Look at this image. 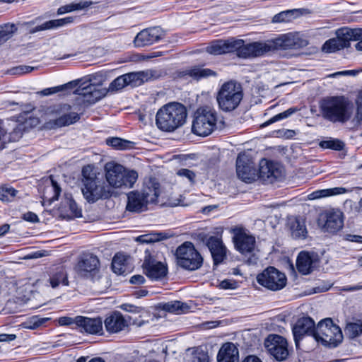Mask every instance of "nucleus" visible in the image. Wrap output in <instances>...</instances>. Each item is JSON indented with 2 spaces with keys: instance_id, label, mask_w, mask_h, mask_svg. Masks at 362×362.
<instances>
[{
  "instance_id": "1",
  "label": "nucleus",
  "mask_w": 362,
  "mask_h": 362,
  "mask_svg": "<svg viewBox=\"0 0 362 362\" xmlns=\"http://www.w3.org/2000/svg\"><path fill=\"white\" fill-rule=\"evenodd\" d=\"M74 93L78 96L72 104L62 103L54 107V113H77L83 112L86 108L103 98L107 90L101 87L100 84L89 83L77 88Z\"/></svg>"
},
{
  "instance_id": "2",
  "label": "nucleus",
  "mask_w": 362,
  "mask_h": 362,
  "mask_svg": "<svg viewBox=\"0 0 362 362\" xmlns=\"http://www.w3.org/2000/svg\"><path fill=\"white\" fill-rule=\"evenodd\" d=\"M90 167H84L82 170L83 176L82 192L83 197L88 202H95L99 199H106L111 196L112 192L109 186L105 185L101 177L95 173H89Z\"/></svg>"
},
{
  "instance_id": "3",
  "label": "nucleus",
  "mask_w": 362,
  "mask_h": 362,
  "mask_svg": "<svg viewBox=\"0 0 362 362\" xmlns=\"http://www.w3.org/2000/svg\"><path fill=\"white\" fill-rule=\"evenodd\" d=\"M243 98L241 84L235 81L225 82L217 93L216 100L220 109L224 112L233 111Z\"/></svg>"
},
{
  "instance_id": "4",
  "label": "nucleus",
  "mask_w": 362,
  "mask_h": 362,
  "mask_svg": "<svg viewBox=\"0 0 362 362\" xmlns=\"http://www.w3.org/2000/svg\"><path fill=\"white\" fill-rule=\"evenodd\" d=\"M105 170L107 182L115 188L132 187L138 177L136 171L127 170L122 165L112 162L106 163Z\"/></svg>"
},
{
  "instance_id": "5",
  "label": "nucleus",
  "mask_w": 362,
  "mask_h": 362,
  "mask_svg": "<svg viewBox=\"0 0 362 362\" xmlns=\"http://www.w3.org/2000/svg\"><path fill=\"white\" fill-rule=\"evenodd\" d=\"M228 125L223 115H197L193 120L192 132L200 136H206L215 129H221Z\"/></svg>"
},
{
  "instance_id": "6",
  "label": "nucleus",
  "mask_w": 362,
  "mask_h": 362,
  "mask_svg": "<svg viewBox=\"0 0 362 362\" xmlns=\"http://www.w3.org/2000/svg\"><path fill=\"white\" fill-rule=\"evenodd\" d=\"M175 256L177 265L189 271L198 269L203 262L202 257L190 242H185L179 246Z\"/></svg>"
},
{
  "instance_id": "7",
  "label": "nucleus",
  "mask_w": 362,
  "mask_h": 362,
  "mask_svg": "<svg viewBox=\"0 0 362 362\" xmlns=\"http://www.w3.org/2000/svg\"><path fill=\"white\" fill-rule=\"evenodd\" d=\"M315 339L324 344H337L342 340V333L339 326L330 318L321 320L316 327Z\"/></svg>"
},
{
  "instance_id": "8",
  "label": "nucleus",
  "mask_w": 362,
  "mask_h": 362,
  "mask_svg": "<svg viewBox=\"0 0 362 362\" xmlns=\"http://www.w3.org/2000/svg\"><path fill=\"white\" fill-rule=\"evenodd\" d=\"M257 282L271 291H279L284 288L287 282L284 273L274 267H269L257 276Z\"/></svg>"
},
{
  "instance_id": "9",
  "label": "nucleus",
  "mask_w": 362,
  "mask_h": 362,
  "mask_svg": "<svg viewBox=\"0 0 362 362\" xmlns=\"http://www.w3.org/2000/svg\"><path fill=\"white\" fill-rule=\"evenodd\" d=\"M344 219V214L340 210L332 209L321 213L317 223L324 231L336 233L343 228Z\"/></svg>"
},
{
  "instance_id": "10",
  "label": "nucleus",
  "mask_w": 362,
  "mask_h": 362,
  "mask_svg": "<svg viewBox=\"0 0 362 362\" xmlns=\"http://www.w3.org/2000/svg\"><path fill=\"white\" fill-rule=\"evenodd\" d=\"M274 50H275V46L272 40L254 42L247 45H245L243 40V44L238 48V55L243 58L257 57Z\"/></svg>"
},
{
  "instance_id": "11",
  "label": "nucleus",
  "mask_w": 362,
  "mask_h": 362,
  "mask_svg": "<svg viewBox=\"0 0 362 362\" xmlns=\"http://www.w3.org/2000/svg\"><path fill=\"white\" fill-rule=\"evenodd\" d=\"M144 274L152 280H160L168 274L167 265L157 261L149 252L148 250L145 251V257L142 264Z\"/></svg>"
},
{
  "instance_id": "12",
  "label": "nucleus",
  "mask_w": 362,
  "mask_h": 362,
  "mask_svg": "<svg viewBox=\"0 0 362 362\" xmlns=\"http://www.w3.org/2000/svg\"><path fill=\"white\" fill-rule=\"evenodd\" d=\"M269 353L277 361L285 360L288 355V344L285 338L279 335H269L264 342Z\"/></svg>"
},
{
  "instance_id": "13",
  "label": "nucleus",
  "mask_w": 362,
  "mask_h": 362,
  "mask_svg": "<svg viewBox=\"0 0 362 362\" xmlns=\"http://www.w3.org/2000/svg\"><path fill=\"white\" fill-rule=\"evenodd\" d=\"M236 172L238 177L245 182L255 180L256 168L252 160L245 153H240L236 160Z\"/></svg>"
},
{
  "instance_id": "14",
  "label": "nucleus",
  "mask_w": 362,
  "mask_h": 362,
  "mask_svg": "<svg viewBox=\"0 0 362 362\" xmlns=\"http://www.w3.org/2000/svg\"><path fill=\"white\" fill-rule=\"evenodd\" d=\"M233 242L236 250L243 255H250L255 250L256 244L255 237L247 233L243 228L235 230Z\"/></svg>"
},
{
  "instance_id": "15",
  "label": "nucleus",
  "mask_w": 362,
  "mask_h": 362,
  "mask_svg": "<svg viewBox=\"0 0 362 362\" xmlns=\"http://www.w3.org/2000/svg\"><path fill=\"white\" fill-rule=\"evenodd\" d=\"M164 31L160 27L144 29L135 37L134 44L137 47L151 45L164 36Z\"/></svg>"
},
{
  "instance_id": "16",
  "label": "nucleus",
  "mask_w": 362,
  "mask_h": 362,
  "mask_svg": "<svg viewBox=\"0 0 362 362\" xmlns=\"http://www.w3.org/2000/svg\"><path fill=\"white\" fill-rule=\"evenodd\" d=\"M100 262L98 257L91 253L83 254L76 265L78 273L86 277H93L98 272Z\"/></svg>"
},
{
  "instance_id": "17",
  "label": "nucleus",
  "mask_w": 362,
  "mask_h": 362,
  "mask_svg": "<svg viewBox=\"0 0 362 362\" xmlns=\"http://www.w3.org/2000/svg\"><path fill=\"white\" fill-rule=\"evenodd\" d=\"M316 327L314 320L310 317H303L297 320L293 327V334L296 346L305 335L315 338Z\"/></svg>"
},
{
  "instance_id": "18",
  "label": "nucleus",
  "mask_w": 362,
  "mask_h": 362,
  "mask_svg": "<svg viewBox=\"0 0 362 362\" xmlns=\"http://www.w3.org/2000/svg\"><path fill=\"white\" fill-rule=\"evenodd\" d=\"M272 40L275 46V50L298 49L308 45V41L302 38L298 33H290Z\"/></svg>"
},
{
  "instance_id": "19",
  "label": "nucleus",
  "mask_w": 362,
  "mask_h": 362,
  "mask_svg": "<svg viewBox=\"0 0 362 362\" xmlns=\"http://www.w3.org/2000/svg\"><path fill=\"white\" fill-rule=\"evenodd\" d=\"M76 328L82 333L90 334H103V322L101 318H90L84 316L76 317Z\"/></svg>"
},
{
  "instance_id": "20",
  "label": "nucleus",
  "mask_w": 362,
  "mask_h": 362,
  "mask_svg": "<svg viewBox=\"0 0 362 362\" xmlns=\"http://www.w3.org/2000/svg\"><path fill=\"white\" fill-rule=\"evenodd\" d=\"M350 103L342 96L329 97L320 102V108L324 113H346Z\"/></svg>"
},
{
  "instance_id": "21",
  "label": "nucleus",
  "mask_w": 362,
  "mask_h": 362,
  "mask_svg": "<svg viewBox=\"0 0 362 362\" xmlns=\"http://www.w3.org/2000/svg\"><path fill=\"white\" fill-rule=\"evenodd\" d=\"M187 115H156L158 127L165 132H172L185 122Z\"/></svg>"
},
{
  "instance_id": "22",
  "label": "nucleus",
  "mask_w": 362,
  "mask_h": 362,
  "mask_svg": "<svg viewBox=\"0 0 362 362\" xmlns=\"http://www.w3.org/2000/svg\"><path fill=\"white\" fill-rule=\"evenodd\" d=\"M242 44V40H218L207 47L206 51L211 54H222L233 52L238 53V48L240 47Z\"/></svg>"
},
{
  "instance_id": "23",
  "label": "nucleus",
  "mask_w": 362,
  "mask_h": 362,
  "mask_svg": "<svg viewBox=\"0 0 362 362\" xmlns=\"http://www.w3.org/2000/svg\"><path fill=\"white\" fill-rule=\"evenodd\" d=\"M259 177L269 182H273L282 177L281 167L276 163L262 159L259 163Z\"/></svg>"
},
{
  "instance_id": "24",
  "label": "nucleus",
  "mask_w": 362,
  "mask_h": 362,
  "mask_svg": "<svg viewBox=\"0 0 362 362\" xmlns=\"http://www.w3.org/2000/svg\"><path fill=\"white\" fill-rule=\"evenodd\" d=\"M59 210L60 216L64 219L71 220L81 216V210L78 208L70 194H64V199L62 202Z\"/></svg>"
},
{
  "instance_id": "25",
  "label": "nucleus",
  "mask_w": 362,
  "mask_h": 362,
  "mask_svg": "<svg viewBox=\"0 0 362 362\" xmlns=\"http://www.w3.org/2000/svg\"><path fill=\"white\" fill-rule=\"evenodd\" d=\"M206 245L211 252L214 264H218L226 256V247L222 240L216 236H211L206 240Z\"/></svg>"
},
{
  "instance_id": "26",
  "label": "nucleus",
  "mask_w": 362,
  "mask_h": 362,
  "mask_svg": "<svg viewBox=\"0 0 362 362\" xmlns=\"http://www.w3.org/2000/svg\"><path fill=\"white\" fill-rule=\"evenodd\" d=\"M127 209L129 211L141 213L148 209V203L141 192L132 191L127 194Z\"/></svg>"
},
{
  "instance_id": "27",
  "label": "nucleus",
  "mask_w": 362,
  "mask_h": 362,
  "mask_svg": "<svg viewBox=\"0 0 362 362\" xmlns=\"http://www.w3.org/2000/svg\"><path fill=\"white\" fill-rule=\"evenodd\" d=\"M129 85L132 86H139L145 82L159 77V74L156 70L148 69L138 72H131L126 74Z\"/></svg>"
},
{
  "instance_id": "28",
  "label": "nucleus",
  "mask_w": 362,
  "mask_h": 362,
  "mask_svg": "<svg viewBox=\"0 0 362 362\" xmlns=\"http://www.w3.org/2000/svg\"><path fill=\"white\" fill-rule=\"evenodd\" d=\"M141 192L148 204H155L158 202V197L161 193L160 184L156 178H150L148 181L145 182Z\"/></svg>"
},
{
  "instance_id": "29",
  "label": "nucleus",
  "mask_w": 362,
  "mask_h": 362,
  "mask_svg": "<svg viewBox=\"0 0 362 362\" xmlns=\"http://www.w3.org/2000/svg\"><path fill=\"white\" fill-rule=\"evenodd\" d=\"M336 34L341 45L345 48L349 47L351 41H357L362 37V29L342 28L339 29Z\"/></svg>"
},
{
  "instance_id": "30",
  "label": "nucleus",
  "mask_w": 362,
  "mask_h": 362,
  "mask_svg": "<svg viewBox=\"0 0 362 362\" xmlns=\"http://www.w3.org/2000/svg\"><path fill=\"white\" fill-rule=\"evenodd\" d=\"M105 327L109 333H117L127 327V322L119 313H114L104 321Z\"/></svg>"
},
{
  "instance_id": "31",
  "label": "nucleus",
  "mask_w": 362,
  "mask_h": 362,
  "mask_svg": "<svg viewBox=\"0 0 362 362\" xmlns=\"http://www.w3.org/2000/svg\"><path fill=\"white\" fill-rule=\"evenodd\" d=\"M218 362H239V351L238 348L231 342L224 344L220 349Z\"/></svg>"
},
{
  "instance_id": "32",
  "label": "nucleus",
  "mask_w": 362,
  "mask_h": 362,
  "mask_svg": "<svg viewBox=\"0 0 362 362\" xmlns=\"http://www.w3.org/2000/svg\"><path fill=\"white\" fill-rule=\"evenodd\" d=\"M216 74L211 69H204L200 66H193L177 73V77L185 78L189 76L195 80H199L203 78H207L211 76H216Z\"/></svg>"
},
{
  "instance_id": "33",
  "label": "nucleus",
  "mask_w": 362,
  "mask_h": 362,
  "mask_svg": "<svg viewBox=\"0 0 362 362\" xmlns=\"http://www.w3.org/2000/svg\"><path fill=\"white\" fill-rule=\"evenodd\" d=\"M112 269L117 275L129 272V257L122 253H117L112 261Z\"/></svg>"
},
{
  "instance_id": "34",
  "label": "nucleus",
  "mask_w": 362,
  "mask_h": 362,
  "mask_svg": "<svg viewBox=\"0 0 362 362\" xmlns=\"http://www.w3.org/2000/svg\"><path fill=\"white\" fill-rule=\"evenodd\" d=\"M289 228L291 235L294 238L305 239L308 231L305 227V221L302 218L296 217L289 220Z\"/></svg>"
},
{
  "instance_id": "35",
  "label": "nucleus",
  "mask_w": 362,
  "mask_h": 362,
  "mask_svg": "<svg viewBox=\"0 0 362 362\" xmlns=\"http://www.w3.org/2000/svg\"><path fill=\"white\" fill-rule=\"evenodd\" d=\"M313 259L310 255L308 252H300L297 257L296 267L298 271L306 275L313 271Z\"/></svg>"
},
{
  "instance_id": "36",
  "label": "nucleus",
  "mask_w": 362,
  "mask_h": 362,
  "mask_svg": "<svg viewBox=\"0 0 362 362\" xmlns=\"http://www.w3.org/2000/svg\"><path fill=\"white\" fill-rule=\"evenodd\" d=\"M351 189H348L345 187H337L329 189H319L313 192L311 194L308 195V199L310 200L317 199L320 198L331 197L334 195L341 194L347 192H351Z\"/></svg>"
},
{
  "instance_id": "37",
  "label": "nucleus",
  "mask_w": 362,
  "mask_h": 362,
  "mask_svg": "<svg viewBox=\"0 0 362 362\" xmlns=\"http://www.w3.org/2000/svg\"><path fill=\"white\" fill-rule=\"evenodd\" d=\"M73 18L71 17H66L60 19L51 20L47 21L40 25L35 26V28L29 30V33L33 34L39 31L46 30L62 27L67 23L72 22Z\"/></svg>"
},
{
  "instance_id": "38",
  "label": "nucleus",
  "mask_w": 362,
  "mask_h": 362,
  "mask_svg": "<svg viewBox=\"0 0 362 362\" xmlns=\"http://www.w3.org/2000/svg\"><path fill=\"white\" fill-rule=\"evenodd\" d=\"M353 115H322L323 118L329 122L337 123L339 122L344 124L351 119ZM354 117L351 121V126L350 128L355 127L362 121V115H354Z\"/></svg>"
},
{
  "instance_id": "39",
  "label": "nucleus",
  "mask_w": 362,
  "mask_h": 362,
  "mask_svg": "<svg viewBox=\"0 0 362 362\" xmlns=\"http://www.w3.org/2000/svg\"><path fill=\"white\" fill-rule=\"evenodd\" d=\"M49 283L53 288H57L60 284L64 286L69 285L67 273L63 267H59L49 276Z\"/></svg>"
},
{
  "instance_id": "40",
  "label": "nucleus",
  "mask_w": 362,
  "mask_h": 362,
  "mask_svg": "<svg viewBox=\"0 0 362 362\" xmlns=\"http://www.w3.org/2000/svg\"><path fill=\"white\" fill-rule=\"evenodd\" d=\"M345 333L349 338L354 339L362 335V317L347 323Z\"/></svg>"
},
{
  "instance_id": "41",
  "label": "nucleus",
  "mask_w": 362,
  "mask_h": 362,
  "mask_svg": "<svg viewBox=\"0 0 362 362\" xmlns=\"http://www.w3.org/2000/svg\"><path fill=\"white\" fill-rule=\"evenodd\" d=\"M301 15V12L298 9L288 10L282 11L273 17V23L289 22L298 18Z\"/></svg>"
},
{
  "instance_id": "42",
  "label": "nucleus",
  "mask_w": 362,
  "mask_h": 362,
  "mask_svg": "<svg viewBox=\"0 0 362 362\" xmlns=\"http://www.w3.org/2000/svg\"><path fill=\"white\" fill-rule=\"evenodd\" d=\"M320 148L324 149H332L334 151H341L344 149V143L338 139L326 137L319 143Z\"/></svg>"
},
{
  "instance_id": "43",
  "label": "nucleus",
  "mask_w": 362,
  "mask_h": 362,
  "mask_svg": "<svg viewBox=\"0 0 362 362\" xmlns=\"http://www.w3.org/2000/svg\"><path fill=\"white\" fill-rule=\"evenodd\" d=\"M187 113L186 107L179 102H170L163 105L157 113Z\"/></svg>"
},
{
  "instance_id": "44",
  "label": "nucleus",
  "mask_w": 362,
  "mask_h": 362,
  "mask_svg": "<svg viewBox=\"0 0 362 362\" xmlns=\"http://www.w3.org/2000/svg\"><path fill=\"white\" fill-rule=\"evenodd\" d=\"M17 31V27L13 23L0 25V46L11 38Z\"/></svg>"
},
{
  "instance_id": "45",
  "label": "nucleus",
  "mask_w": 362,
  "mask_h": 362,
  "mask_svg": "<svg viewBox=\"0 0 362 362\" xmlns=\"http://www.w3.org/2000/svg\"><path fill=\"white\" fill-rule=\"evenodd\" d=\"M80 119L79 115H62L61 117L53 121L54 125L52 128L62 127L76 123Z\"/></svg>"
},
{
  "instance_id": "46",
  "label": "nucleus",
  "mask_w": 362,
  "mask_h": 362,
  "mask_svg": "<svg viewBox=\"0 0 362 362\" xmlns=\"http://www.w3.org/2000/svg\"><path fill=\"white\" fill-rule=\"evenodd\" d=\"M77 84L78 83L76 81H74L64 85L45 88L42 90L37 91L36 94L40 96H49L58 92L62 91L66 88H72Z\"/></svg>"
},
{
  "instance_id": "47",
  "label": "nucleus",
  "mask_w": 362,
  "mask_h": 362,
  "mask_svg": "<svg viewBox=\"0 0 362 362\" xmlns=\"http://www.w3.org/2000/svg\"><path fill=\"white\" fill-rule=\"evenodd\" d=\"M165 238H166V236L163 233H148L138 236L136 240L141 243H153Z\"/></svg>"
},
{
  "instance_id": "48",
  "label": "nucleus",
  "mask_w": 362,
  "mask_h": 362,
  "mask_svg": "<svg viewBox=\"0 0 362 362\" xmlns=\"http://www.w3.org/2000/svg\"><path fill=\"white\" fill-rule=\"evenodd\" d=\"M91 4V2L88 1H81L76 4H71L65 6H62L58 9L59 14H63L67 12H71L76 10H82L88 7Z\"/></svg>"
},
{
  "instance_id": "49",
  "label": "nucleus",
  "mask_w": 362,
  "mask_h": 362,
  "mask_svg": "<svg viewBox=\"0 0 362 362\" xmlns=\"http://www.w3.org/2000/svg\"><path fill=\"white\" fill-rule=\"evenodd\" d=\"M129 83L127 81V75L123 74L122 76L116 78L109 86L107 90L108 91H117L124 88L125 86H128Z\"/></svg>"
},
{
  "instance_id": "50",
  "label": "nucleus",
  "mask_w": 362,
  "mask_h": 362,
  "mask_svg": "<svg viewBox=\"0 0 362 362\" xmlns=\"http://www.w3.org/2000/svg\"><path fill=\"white\" fill-rule=\"evenodd\" d=\"M344 49L337 37L329 39L322 46V51L326 53H332Z\"/></svg>"
},
{
  "instance_id": "51",
  "label": "nucleus",
  "mask_w": 362,
  "mask_h": 362,
  "mask_svg": "<svg viewBox=\"0 0 362 362\" xmlns=\"http://www.w3.org/2000/svg\"><path fill=\"white\" fill-rule=\"evenodd\" d=\"M106 144L116 149L123 150L129 147L130 142L118 137H112L106 139Z\"/></svg>"
},
{
  "instance_id": "52",
  "label": "nucleus",
  "mask_w": 362,
  "mask_h": 362,
  "mask_svg": "<svg viewBox=\"0 0 362 362\" xmlns=\"http://www.w3.org/2000/svg\"><path fill=\"white\" fill-rule=\"evenodd\" d=\"M17 193L18 191L12 187H2L0 189V199L4 202H11Z\"/></svg>"
},
{
  "instance_id": "53",
  "label": "nucleus",
  "mask_w": 362,
  "mask_h": 362,
  "mask_svg": "<svg viewBox=\"0 0 362 362\" xmlns=\"http://www.w3.org/2000/svg\"><path fill=\"white\" fill-rule=\"evenodd\" d=\"M185 308H187V306L180 301L170 302L164 305L165 310L177 314L184 312Z\"/></svg>"
},
{
  "instance_id": "54",
  "label": "nucleus",
  "mask_w": 362,
  "mask_h": 362,
  "mask_svg": "<svg viewBox=\"0 0 362 362\" xmlns=\"http://www.w3.org/2000/svg\"><path fill=\"white\" fill-rule=\"evenodd\" d=\"M48 319L38 316H33L23 323L24 327L29 329H35L43 325Z\"/></svg>"
},
{
  "instance_id": "55",
  "label": "nucleus",
  "mask_w": 362,
  "mask_h": 362,
  "mask_svg": "<svg viewBox=\"0 0 362 362\" xmlns=\"http://www.w3.org/2000/svg\"><path fill=\"white\" fill-rule=\"evenodd\" d=\"M192 362H209L208 354L199 348L192 352Z\"/></svg>"
},
{
  "instance_id": "56",
  "label": "nucleus",
  "mask_w": 362,
  "mask_h": 362,
  "mask_svg": "<svg viewBox=\"0 0 362 362\" xmlns=\"http://www.w3.org/2000/svg\"><path fill=\"white\" fill-rule=\"evenodd\" d=\"M51 180V189L53 191V196L49 199L50 202L56 201L58 199V197L61 192V188L57 184V182L54 180L53 176L49 177Z\"/></svg>"
},
{
  "instance_id": "57",
  "label": "nucleus",
  "mask_w": 362,
  "mask_h": 362,
  "mask_svg": "<svg viewBox=\"0 0 362 362\" xmlns=\"http://www.w3.org/2000/svg\"><path fill=\"white\" fill-rule=\"evenodd\" d=\"M177 175L185 177L192 183L194 182L196 174L192 170L182 168L177 171Z\"/></svg>"
},
{
  "instance_id": "58",
  "label": "nucleus",
  "mask_w": 362,
  "mask_h": 362,
  "mask_svg": "<svg viewBox=\"0 0 362 362\" xmlns=\"http://www.w3.org/2000/svg\"><path fill=\"white\" fill-rule=\"evenodd\" d=\"M288 115H276L270 119H269V120L266 121L265 122L262 123V124H260V127L261 128L266 127L276 122H278L283 119L286 118Z\"/></svg>"
},
{
  "instance_id": "59",
  "label": "nucleus",
  "mask_w": 362,
  "mask_h": 362,
  "mask_svg": "<svg viewBox=\"0 0 362 362\" xmlns=\"http://www.w3.org/2000/svg\"><path fill=\"white\" fill-rule=\"evenodd\" d=\"M219 286L223 289H234L237 287V283L235 281L226 279L220 283Z\"/></svg>"
},
{
  "instance_id": "60",
  "label": "nucleus",
  "mask_w": 362,
  "mask_h": 362,
  "mask_svg": "<svg viewBox=\"0 0 362 362\" xmlns=\"http://www.w3.org/2000/svg\"><path fill=\"white\" fill-rule=\"evenodd\" d=\"M33 69H34V68L32 66H20L16 67L13 69V73L17 74H23L29 73V72L32 71Z\"/></svg>"
},
{
  "instance_id": "61",
  "label": "nucleus",
  "mask_w": 362,
  "mask_h": 362,
  "mask_svg": "<svg viewBox=\"0 0 362 362\" xmlns=\"http://www.w3.org/2000/svg\"><path fill=\"white\" fill-rule=\"evenodd\" d=\"M23 218L26 221L31 223H36L39 221V218L37 216L33 213V212H27L23 214Z\"/></svg>"
},
{
  "instance_id": "62",
  "label": "nucleus",
  "mask_w": 362,
  "mask_h": 362,
  "mask_svg": "<svg viewBox=\"0 0 362 362\" xmlns=\"http://www.w3.org/2000/svg\"><path fill=\"white\" fill-rule=\"evenodd\" d=\"M35 110V107L33 104L29 103H25L21 104L20 105V110L22 113H30L33 112Z\"/></svg>"
},
{
  "instance_id": "63",
  "label": "nucleus",
  "mask_w": 362,
  "mask_h": 362,
  "mask_svg": "<svg viewBox=\"0 0 362 362\" xmlns=\"http://www.w3.org/2000/svg\"><path fill=\"white\" fill-rule=\"evenodd\" d=\"M59 323L61 325H76V317L71 318L69 317H62L59 318Z\"/></svg>"
},
{
  "instance_id": "64",
  "label": "nucleus",
  "mask_w": 362,
  "mask_h": 362,
  "mask_svg": "<svg viewBox=\"0 0 362 362\" xmlns=\"http://www.w3.org/2000/svg\"><path fill=\"white\" fill-rule=\"evenodd\" d=\"M151 116V115H139V120L144 125L151 124L153 118Z\"/></svg>"
}]
</instances>
